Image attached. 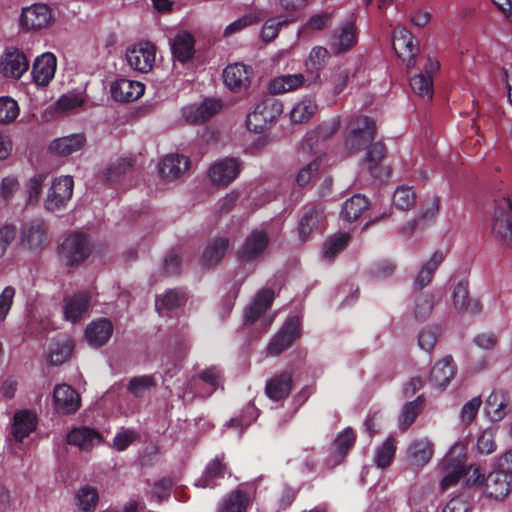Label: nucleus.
<instances>
[{
  "instance_id": "nucleus-20",
  "label": "nucleus",
  "mask_w": 512,
  "mask_h": 512,
  "mask_svg": "<svg viewBox=\"0 0 512 512\" xmlns=\"http://www.w3.org/2000/svg\"><path fill=\"white\" fill-rule=\"evenodd\" d=\"M252 70L242 63L228 65L223 71L225 85L232 91H241L250 84Z\"/></svg>"
},
{
  "instance_id": "nucleus-46",
  "label": "nucleus",
  "mask_w": 512,
  "mask_h": 512,
  "mask_svg": "<svg viewBox=\"0 0 512 512\" xmlns=\"http://www.w3.org/2000/svg\"><path fill=\"white\" fill-rule=\"evenodd\" d=\"M356 442V434L351 427L345 428L342 432L338 433L334 442L333 450L335 455L340 459H344L349 450Z\"/></svg>"
},
{
  "instance_id": "nucleus-17",
  "label": "nucleus",
  "mask_w": 512,
  "mask_h": 512,
  "mask_svg": "<svg viewBox=\"0 0 512 512\" xmlns=\"http://www.w3.org/2000/svg\"><path fill=\"white\" fill-rule=\"evenodd\" d=\"M455 451L456 447L451 449L443 459V466L446 469H452L440 482V487L443 491L457 484L465 473L466 456L462 454L454 457Z\"/></svg>"
},
{
  "instance_id": "nucleus-3",
  "label": "nucleus",
  "mask_w": 512,
  "mask_h": 512,
  "mask_svg": "<svg viewBox=\"0 0 512 512\" xmlns=\"http://www.w3.org/2000/svg\"><path fill=\"white\" fill-rule=\"evenodd\" d=\"M473 475H476L473 483H484V492L489 498L501 500L505 498L512 489V473H508L502 468L493 470L486 477L480 473L479 469H475Z\"/></svg>"
},
{
  "instance_id": "nucleus-2",
  "label": "nucleus",
  "mask_w": 512,
  "mask_h": 512,
  "mask_svg": "<svg viewBox=\"0 0 512 512\" xmlns=\"http://www.w3.org/2000/svg\"><path fill=\"white\" fill-rule=\"evenodd\" d=\"M376 124L368 116H360L350 124L345 146L351 152L367 148L375 139Z\"/></svg>"
},
{
  "instance_id": "nucleus-6",
  "label": "nucleus",
  "mask_w": 512,
  "mask_h": 512,
  "mask_svg": "<svg viewBox=\"0 0 512 512\" xmlns=\"http://www.w3.org/2000/svg\"><path fill=\"white\" fill-rule=\"evenodd\" d=\"M301 336V322L298 316L289 317L268 344L270 355L278 356L286 351Z\"/></svg>"
},
{
  "instance_id": "nucleus-36",
  "label": "nucleus",
  "mask_w": 512,
  "mask_h": 512,
  "mask_svg": "<svg viewBox=\"0 0 512 512\" xmlns=\"http://www.w3.org/2000/svg\"><path fill=\"white\" fill-rule=\"evenodd\" d=\"M453 303L455 308L461 312L479 313L482 305L479 300L471 301L469 299L468 284L461 281L453 290Z\"/></svg>"
},
{
  "instance_id": "nucleus-16",
  "label": "nucleus",
  "mask_w": 512,
  "mask_h": 512,
  "mask_svg": "<svg viewBox=\"0 0 512 512\" xmlns=\"http://www.w3.org/2000/svg\"><path fill=\"white\" fill-rule=\"evenodd\" d=\"M358 41L357 27L354 22L346 21L342 23L333 36L331 49L334 54H342L352 49Z\"/></svg>"
},
{
  "instance_id": "nucleus-37",
  "label": "nucleus",
  "mask_w": 512,
  "mask_h": 512,
  "mask_svg": "<svg viewBox=\"0 0 512 512\" xmlns=\"http://www.w3.org/2000/svg\"><path fill=\"white\" fill-rule=\"evenodd\" d=\"M387 154L386 146L383 142H375L371 143L370 147L366 153L364 162L367 166V169L372 177L381 178L382 177V161Z\"/></svg>"
},
{
  "instance_id": "nucleus-51",
  "label": "nucleus",
  "mask_w": 512,
  "mask_h": 512,
  "mask_svg": "<svg viewBox=\"0 0 512 512\" xmlns=\"http://www.w3.org/2000/svg\"><path fill=\"white\" fill-rule=\"evenodd\" d=\"M410 86L414 93L420 97H428L432 100L433 96V78L419 73L410 79Z\"/></svg>"
},
{
  "instance_id": "nucleus-45",
  "label": "nucleus",
  "mask_w": 512,
  "mask_h": 512,
  "mask_svg": "<svg viewBox=\"0 0 512 512\" xmlns=\"http://www.w3.org/2000/svg\"><path fill=\"white\" fill-rule=\"evenodd\" d=\"M316 101L312 98H303L297 102L291 112L290 119L295 124L308 122L317 111Z\"/></svg>"
},
{
  "instance_id": "nucleus-41",
  "label": "nucleus",
  "mask_w": 512,
  "mask_h": 512,
  "mask_svg": "<svg viewBox=\"0 0 512 512\" xmlns=\"http://www.w3.org/2000/svg\"><path fill=\"white\" fill-rule=\"evenodd\" d=\"M369 200L361 194H355L347 199L341 210V217L347 222L356 221L368 208Z\"/></svg>"
},
{
  "instance_id": "nucleus-22",
  "label": "nucleus",
  "mask_w": 512,
  "mask_h": 512,
  "mask_svg": "<svg viewBox=\"0 0 512 512\" xmlns=\"http://www.w3.org/2000/svg\"><path fill=\"white\" fill-rule=\"evenodd\" d=\"M228 472V465L225 462L224 454L217 455L214 459L209 461L205 471L200 479L197 480L196 486L202 488H215L217 481L223 479Z\"/></svg>"
},
{
  "instance_id": "nucleus-34",
  "label": "nucleus",
  "mask_w": 512,
  "mask_h": 512,
  "mask_svg": "<svg viewBox=\"0 0 512 512\" xmlns=\"http://www.w3.org/2000/svg\"><path fill=\"white\" fill-rule=\"evenodd\" d=\"M510 398L503 390H493L486 400L485 409L493 421L502 420L508 413Z\"/></svg>"
},
{
  "instance_id": "nucleus-24",
  "label": "nucleus",
  "mask_w": 512,
  "mask_h": 512,
  "mask_svg": "<svg viewBox=\"0 0 512 512\" xmlns=\"http://www.w3.org/2000/svg\"><path fill=\"white\" fill-rule=\"evenodd\" d=\"M113 324L107 318H100L92 321L85 329V338L87 342L94 347L105 345L112 336Z\"/></svg>"
},
{
  "instance_id": "nucleus-60",
  "label": "nucleus",
  "mask_w": 512,
  "mask_h": 512,
  "mask_svg": "<svg viewBox=\"0 0 512 512\" xmlns=\"http://www.w3.org/2000/svg\"><path fill=\"white\" fill-rule=\"evenodd\" d=\"M496 442L492 430H484L477 439V449L481 454H491L496 450Z\"/></svg>"
},
{
  "instance_id": "nucleus-21",
  "label": "nucleus",
  "mask_w": 512,
  "mask_h": 512,
  "mask_svg": "<svg viewBox=\"0 0 512 512\" xmlns=\"http://www.w3.org/2000/svg\"><path fill=\"white\" fill-rule=\"evenodd\" d=\"M219 100L206 99L199 105L185 107L183 115L188 122L201 124L212 118L221 109Z\"/></svg>"
},
{
  "instance_id": "nucleus-62",
  "label": "nucleus",
  "mask_w": 512,
  "mask_h": 512,
  "mask_svg": "<svg viewBox=\"0 0 512 512\" xmlns=\"http://www.w3.org/2000/svg\"><path fill=\"white\" fill-rule=\"evenodd\" d=\"M46 179L45 174L33 176L27 183V193L29 203L37 202L42 191L43 183Z\"/></svg>"
},
{
  "instance_id": "nucleus-63",
  "label": "nucleus",
  "mask_w": 512,
  "mask_h": 512,
  "mask_svg": "<svg viewBox=\"0 0 512 512\" xmlns=\"http://www.w3.org/2000/svg\"><path fill=\"white\" fill-rule=\"evenodd\" d=\"M257 22V17L252 14H247L242 16L241 18L233 21L228 26H226L224 30V34L226 36L233 35L245 29L248 26H251Z\"/></svg>"
},
{
  "instance_id": "nucleus-52",
  "label": "nucleus",
  "mask_w": 512,
  "mask_h": 512,
  "mask_svg": "<svg viewBox=\"0 0 512 512\" xmlns=\"http://www.w3.org/2000/svg\"><path fill=\"white\" fill-rule=\"evenodd\" d=\"M19 112L20 108L16 100L9 96L0 97V124L12 123Z\"/></svg>"
},
{
  "instance_id": "nucleus-48",
  "label": "nucleus",
  "mask_w": 512,
  "mask_h": 512,
  "mask_svg": "<svg viewBox=\"0 0 512 512\" xmlns=\"http://www.w3.org/2000/svg\"><path fill=\"white\" fill-rule=\"evenodd\" d=\"M73 350L70 341L52 343L49 348V362L51 365H61L69 359Z\"/></svg>"
},
{
  "instance_id": "nucleus-57",
  "label": "nucleus",
  "mask_w": 512,
  "mask_h": 512,
  "mask_svg": "<svg viewBox=\"0 0 512 512\" xmlns=\"http://www.w3.org/2000/svg\"><path fill=\"white\" fill-rule=\"evenodd\" d=\"M133 167V160L131 158H121L111 164L107 169L106 179L108 182L113 183L120 179L122 175L128 173Z\"/></svg>"
},
{
  "instance_id": "nucleus-33",
  "label": "nucleus",
  "mask_w": 512,
  "mask_h": 512,
  "mask_svg": "<svg viewBox=\"0 0 512 512\" xmlns=\"http://www.w3.org/2000/svg\"><path fill=\"white\" fill-rule=\"evenodd\" d=\"M102 441L101 435L89 427L74 428L67 434V443L82 450H90Z\"/></svg>"
},
{
  "instance_id": "nucleus-28",
  "label": "nucleus",
  "mask_w": 512,
  "mask_h": 512,
  "mask_svg": "<svg viewBox=\"0 0 512 512\" xmlns=\"http://www.w3.org/2000/svg\"><path fill=\"white\" fill-rule=\"evenodd\" d=\"M274 301V291L272 289L260 290L253 302L245 309V323H255L271 307Z\"/></svg>"
},
{
  "instance_id": "nucleus-43",
  "label": "nucleus",
  "mask_w": 512,
  "mask_h": 512,
  "mask_svg": "<svg viewBox=\"0 0 512 512\" xmlns=\"http://www.w3.org/2000/svg\"><path fill=\"white\" fill-rule=\"evenodd\" d=\"M248 505L247 494L243 490L236 489L222 500L217 512H246Z\"/></svg>"
},
{
  "instance_id": "nucleus-25",
  "label": "nucleus",
  "mask_w": 512,
  "mask_h": 512,
  "mask_svg": "<svg viewBox=\"0 0 512 512\" xmlns=\"http://www.w3.org/2000/svg\"><path fill=\"white\" fill-rule=\"evenodd\" d=\"M293 387L292 374L283 371L280 374L271 377L265 386L266 395L273 401L286 399Z\"/></svg>"
},
{
  "instance_id": "nucleus-1",
  "label": "nucleus",
  "mask_w": 512,
  "mask_h": 512,
  "mask_svg": "<svg viewBox=\"0 0 512 512\" xmlns=\"http://www.w3.org/2000/svg\"><path fill=\"white\" fill-rule=\"evenodd\" d=\"M282 112L283 104L273 97H268L258 103L254 111L247 116V128L255 133H262Z\"/></svg>"
},
{
  "instance_id": "nucleus-56",
  "label": "nucleus",
  "mask_w": 512,
  "mask_h": 512,
  "mask_svg": "<svg viewBox=\"0 0 512 512\" xmlns=\"http://www.w3.org/2000/svg\"><path fill=\"white\" fill-rule=\"evenodd\" d=\"M79 508L84 512H93L98 502V492L95 488L83 487L77 494Z\"/></svg>"
},
{
  "instance_id": "nucleus-54",
  "label": "nucleus",
  "mask_w": 512,
  "mask_h": 512,
  "mask_svg": "<svg viewBox=\"0 0 512 512\" xmlns=\"http://www.w3.org/2000/svg\"><path fill=\"white\" fill-rule=\"evenodd\" d=\"M422 402L423 398L419 396L417 399L404 405L401 413V429L406 430L414 423L420 413Z\"/></svg>"
},
{
  "instance_id": "nucleus-23",
  "label": "nucleus",
  "mask_w": 512,
  "mask_h": 512,
  "mask_svg": "<svg viewBox=\"0 0 512 512\" xmlns=\"http://www.w3.org/2000/svg\"><path fill=\"white\" fill-rule=\"evenodd\" d=\"M112 98L118 102H132L139 99L145 91L141 82L119 79L111 85Z\"/></svg>"
},
{
  "instance_id": "nucleus-18",
  "label": "nucleus",
  "mask_w": 512,
  "mask_h": 512,
  "mask_svg": "<svg viewBox=\"0 0 512 512\" xmlns=\"http://www.w3.org/2000/svg\"><path fill=\"white\" fill-rule=\"evenodd\" d=\"M506 208H497L494 213L492 231L497 238L512 244V199L505 200Z\"/></svg>"
},
{
  "instance_id": "nucleus-49",
  "label": "nucleus",
  "mask_w": 512,
  "mask_h": 512,
  "mask_svg": "<svg viewBox=\"0 0 512 512\" xmlns=\"http://www.w3.org/2000/svg\"><path fill=\"white\" fill-rule=\"evenodd\" d=\"M416 202V194L410 186H399L393 194V203L400 210L411 209Z\"/></svg>"
},
{
  "instance_id": "nucleus-10",
  "label": "nucleus",
  "mask_w": 512,
  "mask_h": 512,
  "mask_svg": "<svg viewBox=\"0 0 512 512\" xmlns=\"http://www.w3.org/2000/svg\"><path fill=\"white\" fill-rule=\"evenodd\" d=\"M241 162L237 158H225L215 162L208 171V176L214 185L227 186L241 172Z\"/></svg>"
},
{
  "instance_id": "nucleus-42",
  "label": "nucleus",
  "mask_w": 512,
  "mask_h": 512,
  "mask_svg": "<svg viewBox=\"0 0 512 512\" xmlns=\"http://www.w3.org/2000/svg\"><path fill=\"white\" fill-rule=\"evenodd\" d=\"M397 451V440L389 436L381 445L375 449L374 464L379 469H387L394 461Z\"/></svg>"
},
{
  "instance_id": "nucleus-61",
  "label": "nucleus",
  "mask_w": 512,
  "mask_h": 512,
  "mask_svg": "<svg viewBox=\"0 0 512 512\" xmlns=\"http://www.w3.org/2000/svg\"><path fill=\"white\" fill-rule=\"evenodd\" d=\"M320 167V162L318 160H313L304 166L296 176V182L299 186H306L311 179L317 174Z\"/></svg>"
},
{
  "instance_id": "nucleus-40",
  "label": "nucleus",
  "mask_w": 512,
  "mask_h": 512,
  "mask_svg": "<svg viewBox=\"0 0 512 512\" xmlns=\"http://www.w3.org/2000/svg\"><path fill=\"white\" fill-rule=\"evenodd\" d=\"M444 260V254L441 251H436L432 257L420 268L414 280V287L422 290L433 279L434 274L438 267Z\"/></svg>"
},
{
  "instance_id": "nucleus-30",
  "label": "nucleus",
  "mask_w": 512,
  "mask_h": 512,
  "mask_svg": "<svg viewBox=\"0 0 512 512\" xmlns=\"http://www.w3.org/2000/svg\"><path fill=\"white\" fill-rule=\"evenodd\" d=\"M308 76L301 73L286 74L275 77L269 82L268 90L272 95L283 94L294 91L302 86H310Z\"/></svg>"
},
{
  "instance_id": "nucleus-11",
  "label": "nucleus",
  "mask_w": 512,
  "mask_h": 512,
  "mask_svg": "<svg viewBox=\"0 0 512 512\" xmlns=\"http://www.w3.org/2000/svg\"><path fill=\"white\" fill-rule=\"evenodd\" d=\"M53 403L57 413L71 415L80 408L81 398L72 386L59 384L53 391Z\"/></svg>"
},
{
  "instance_id": "nucleus-47",
  "label": "nucleus",
  "mask_w": 512,
  "mask_h": 512,
  "mask_svg": "<svg viewBox=\"0 0 512 512\" xmlns=\"http://www.w3.org/2000/svg\"><path fill=\"white\" fill-rule=\"evenodd\" d=\"M350 235L348 233H339L328 238L323 245V256L332 260L335 255L343 251L348 245Z\"/></svg>"
},
{
  "instance_id": "nucleus-44",
  "label": "nucleus",
  "mask_w": 512,
  "mask_h": 512,
  "mask_svg": "<svg viewBox=\"0 0 512 512\" xmlns=\"http://www.w3.org/2000/svg\"><path fill=\"white\" fill-rule=\"evenodd\" d=\"M229 244V239L226 237H218L212 240L202 254L203 262L207 265H216L220 263L229 247Z\"/></svg>"
},
{
  "instance_id": "nucleus-39",
  "label": "nucleus",
  "mask_w": 512,
  "mask_h": 512,
  "mask_svg": "<svg viewBox=\"0 0 512 512\" xmlns=\"http://www.w3.org/2000/svg\"><path fill=\"white\" fill-rule=\"evenodd\" d=\"M329 52L322 46L314 47L306 61L308 84H315L320 79V69L325 65Z\"/></svg>"
},
{
  "instance_id": "nucleus-4",
  "label": "nucleus",
  "mask_w": 512,
  "mask_h": 512,
  "mask_svg": "<svg viewBox=\"0 0 512 512\" xmlns=\"http://www.w3.org/2000/svg\"><path fill=\"white\" fill-rule=\"evenodd\" d=\"M91 253L86 234L74 232L68 235L59 248V256L67 266H76L84 262Z\"/></svg>"
},
{
  "instance_id": "nucleus-8",
  "label": "nucleus",
  "mask_w": 512,
  "mask_h": 512,
  "mask_svg": "<svg viewBox=\"0 0 512 512\" xmlns=\"http://www.w3.org/2000/svg\"><path fill=\"white\" fill-rule=\"evenodd\" d=\"M156 48L150 42L139 43L126 51L128 65L135 71L149 72L155 62Z\"/></svg>"
},
{
  "instance_id": "nucleus-29",
  "label": "nucleus",
  "mask_w": 512,
  "mask_h": 512,
  "mask_svg": "<svg viewBox=\"0 0 512 512\" xmlns=\"http://www.w3.org/2000/svg\"><path fill=\"white\" fill-rule=\"evenodd\" d=\"M91 297L87 292H79L64 300V317L66 320L76 323L88 311Z\"/></svg>"
},
{
  "instance_id": "nucleus-27",
  "label": "nucleus",
  "mask_w": 512,
  "mask_h": 512,
  "mask_svg": "<svg viewBox=\"0 0 512 512\" xmlns=\"http://www.w3.org/2000/svg\"><path fill=\"white\" fill-rule=\"evenodd\" d=\"M37 415L30 410H21L14 414L12 435L17 442H22L37 427Z\"/></svg>"
},
{
  "instance_id": "nucleus-9",
  "label": "nucleus",
  "mask_w": 512,
  "mask_h": 512,
  "mask_svg": "<svg viewBox=\"0 0 512 512\" xmlns=\"http://www.w3.org/2000/svg\"><path fill=\"white\" fill-rule=\"evenodd\" d=\"M53 21V14L46 4L37 3L23 8L20 16L21 27L26 30L46 28Z\"/></svg>"
},
{
  "instance_id": "nucleus-7",
  "label": "nucleus",
  "mask_w": 512,
  "mask_h": 512,
  "mask_svg": "<svg viewBox=\"0 0 512 512\" xmlns=\"http://www.w3.org/2000/svg\"><path fill=\"white\" fill-rule=\"evenodd\" d=\"M393 49L397 56L406 64L407 68L414 67L419 45L415 37L406 28L399 27L393 33Z\"/></svg>"
},
{
  "instance_id": "nucleus-59",
  "label": "nucleus",
  "mask_w": 512,
  "mask_h": 512,
  "mask_svg": "<svg viewBox=\"0 0 512 512\" xmlns=\"http://www.w3.org/2000/svg\"><path fill=\"white\" fill-rule=\"evenodd\" d=\"M396 269V265L390 260H382L375 263L370 268V274L373 278L381 280L390 277Z\"/></svg>"
},
{
  "instance_id": "nucleus-64",
  "label": "nucleus",
  "mask_w": 512,
  "mask_h": 512,
  "mask_svg": "<svg viewBox=\"0 0 512 512\" xmlns=\"http://www.w3.org/2000/svg\"><path fill=\"white\" fill-rule=\"evenodd\" d=\"M281 25V21H279L276 18L268 19L262 27L261 39L264 42H271L272 40H274L279 34Z\"/></svg>"
},
{
  "instance_id": "nucleus-13",
  "label": "nucleus",
  "mask_w": 512,
  "mask_h": 512,
  "mask_svg": "<svg viewBox=\"0 0 512 512\" xmlns=\"http://www.w3.org/2000/svg\"><path fill=\"white\" fill-rule=\"evenodd\" d=\"M29 61L19 49H6L0 62V71L5 77L20 79L28 70Z\"/></svg>"
},
{
  "instance_id": "nucleus-38",
  "label": "nucleus",
  "mask_w": 512,
  "mask_h": 512,
  "mask_svg": "<svg viewBox=\"0 0 512 512\" xmlns=\"http://www.w3.org/2000/svg\"><path fill=\"white\" fill-rule=\"evenodd\" d=\"M195 40L188 32L177 34L172 43L173 56L180 62L189 61L195 53Z\"/></svg>"
},
{
  "instance_id": "nucleus-26",
  "label": "nucleus",
  "mask_w": 512,
  "mask_h": 512,
  "mask_svg": "<svg viewBox=\"0 0 512 512\" xmlns=\"http://www.w3.org/2000/svg\"><path fill=\"white\" fill-rule=\"evenodd\" d=\"M456 371V364L452 356L448 355L432 367L429 380L435 387L444 389L454 378Z\"/></svg>"
},
{
  "instance_id": "nucleus-35",
  "label": "nucleus",
  "mask_w": 512,
  "mask_h": 512,
  "mask_svg": "<svg viewBox=\"0 0 512 512\" xmlns=\"http://www.w3.org/2000/svg\"><path fill=\"white\" fill-rule=\"evenodd\" d=\"M407 456L411 465L423 467L433 456V445L427 439L416 440L409 445Z\"/></svg>"
},
{
  "instance_id": "nucleus-55",
  "label": "nucleus",
  "mask_w": 512,
  "mask_h": 512,
  "mask_svg": "<svg viewBox=\"0 0 512 512\" xmlns=\"http://www.w3.org/2000/svg\"><path fill=\"white\" fill-rule=\"evenodd\" d=\"M434 307V296L429 293H421L415 299L414 315L417 320H425Z\"/></svg>"
},
{
  "instance_id": "nucleus-14",
  "label": "nucleus",
  "mask_w": 512,
  "mask_h": 512,
  "mask_svg": "<svg viewBox=\"0 0 512 512\" xmlns=\"http://www.w3.org/2000/svg\"><path fill=\"white\" fill-rule=\"evenodd\" d=\"M269 245V237L262 230H254L247 236L242 247L238 251V257L242 261H253L260 257Z\"/></svg>"
},
{
  "instance_id": "nucleus-53",
  "label": "nucleus",
  "mask_w": 512,
  "mask_h": 512,
  "mask_svg": "<svg viewBox=\"0 0 512 512\" xmlns=\"http://www.w3.org/2000/svg\"><path fill=\"white\" fill-rule=\"evenodd\" d=\"M156 386L152 375H142L131 378L128 384V391L135 397L140 398L144 393Z\"/></svg>"
},
{
  "instance_id": "nucleus-12",
  "label": "nucleus",
  "mask_w": 512,
  "mask_h": 512,
  "mask_svg": "<svg viewBox=\"0 0 512 512\" xmlns=\"http://www.w3.org/2000/svg\"><path fill=\"white\" fill-rule=\"evenodd\" d=\"M74 181L71 176H62L56 178L49 189L45 207L49 211H54L63 206L72 196Z\"/></svg>"
},
{
  "instance_id": "nucleus-15",
  "label": "nucleus",
  "mask_w": 512,
  "mask_h": 512,
  "mask_svg": "<svg viewBox=\"0 0 512 512\" xmlns=\"http://www.w3.org/2000/svg\"><path fill=\"white\" fill-rule=\"evenodd\" d=\"M324 220V207L322 205H306L298 224V235L301 241H306L309 235L317 230Z\"/></svg>"
},
{
  "instance_id": "nucleus-50",
  "label": "nucleus",
  "mask_w": 512,
  "mask_h": 512,
  "mask_svg": "<svg viewBox=\"0 0 512 512\" xmlns=\"http://www.w3.org/2000/svg\"><path fill=\"white\" fill-rule=\"evenodd\" d=\"M439 207L440 198L438 196H434L430 207L422 211L417 219L409 221L403 226V233L406 235H410L414 232V230L420 223H422L423 221L432 220L439 211Z\"/></svg>"
},
{
  "instance_id": "nucleus-19",
  "label": "nucleus",
  "mask_w": 512,
  "mask_h": 512,
  "mask_svg": "<svg viewBox=\"0 0 512 512\" xmlns=\"http://www.w3.org/2000/svg\"><path fill=\"white\" fill-rule=\"evenodd\" d=\"M57 66L54 54L46 52L37 57L32 66L33 81L38 86H46L53 79Z\"/></svg>"
},
{
  "instance_id": "nucleus-58",
  "label": "nucleus",
  "mask_w": 512,
  "mask_h": 512,
  "mask_svg": "<svg viewBox=\"0 0 512 512\" xmlns=\"http://www.w3.org/2000/svg\"><path fill=\"white\" fill-rule=\"evenodd\" d=\"M186 301V293L182 289L168 290L161 300V304L167 310H173L182 306Z\"/></svg>"
},
{
  "instance_id": "nucleus-31",
  "label": "nucleus",
  "mask_w": 512,
  "mask_h": 512,
  "mask_svg": "<svg viewBox=\"0 0 512 512\" xmlns=\"http://www.w3.org/2000/svg\"><path fill=\"white\" fill-rule=\"evenodd\" d=\"M190 167V159L182 154H168L159 164L161 177L175 179Z\"/></svg>"
},
{
  "instance_id": "nucleus-32",
  "label": "nucleus",
  "mask_w": 512,
  "mask_h": 512,
  "mask_svg": "<svg viewBox=\"0 0 512 512\" xmlns=\"http://www.w3.org/2000/svg\"><path fill=\"white\" fill-rule=\"evenodd\" d=\"M86 143L83 133L72 134L55 139L49 146L51 153L58 156H68L80 150Z\"/></svg>"
},
{
  "instance_id": "nucleus-5",
  "label": "nucleus",
  "mask_w": 512,
  "mask_h": 512,
  "mask_svg": "<svg viewBox=\"0 0 512 512\" xmlns=\"http://www.w3.org/2000/svg\"><path fill=\"white\" fill-rule=\"evenodd\" d=\"M19 244L33 253L41 252L48 244L47 226L42 219H33L22 225Z\"/></svg>"
}]
</instances>
